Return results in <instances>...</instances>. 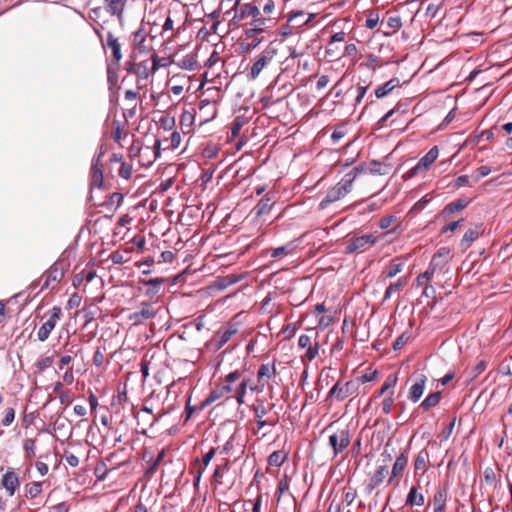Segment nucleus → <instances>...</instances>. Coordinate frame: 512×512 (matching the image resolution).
<instances>
[{
    "label": "nucleus",
    "mask_w": 512,
    "mask_h": 512,
    "mask_svg": "<svg viewBox=\"0 0 512 512\" xmlns=\"http://www.w3.org/2000/svg\"><path fill=\"white\" fill-rule=\"evenodd\" d=\"M360 171L361 169L359 167H354L350 172L346 173L345 176L333 188H331L320 201L319 208L326 209L330 204L344 198L351 191L352 184Z\"/></svg>",
    "instance_id": "obj_1"
},
{
    "label": "nucleus",
    "mask_w": 512,
    "mask_h": 512,
    "mask_svg": "<svg viewBox=\"0 0 512 512\" xmlns=\"http://www.w3.org/2000/svg\"><path fill=\"white\" fill-rule=\"evenodd\" d=\"M278 52L279 44H277L275 41L270 42L255 59L250 68L248 77L251 80H256L261 72L276 58Z\"/></svg>",
    "instance_id": "obj_2"
},
{
    "label": "nucleus",
    "mask_w": 512,
    "mask_h": 512,
    "mask_svg": "<svg viewBox=\"0 0 512 512\" xmlns=\"http://www.w3.org/2000/svg\"><path fill=\"white\" fill-rule=\"evenodd\" d=\"M308 332L314 334V338L308 334H302L298 339V347L300 349H306V352L303 356H301L302 361L312 362L319 355L320 345L317 341L318 332L315 328H308Z\"/></svg>",
    "instance_id": "obj_3"
},
{
    "label": "nucleus",
    "mask_w": 512,
    "mask_h": 512,
    "mask_svg": "<svg viewBox=\"0 0 512 512\" xmlns=\"http://www.w3.org/2000/svg\"><path fill=\"white\" fill-rule=\"evenodd\" d=\"M359 389V382L349 380L345 383L338 381L328 392L326 400L335 398L337 401H343L347 397L355 394Z\"/></svg>",
    "instance_id": "obj_4"
},
{
    "label": "nucleus",
    "mask_w": 512,
    "mask_h": 512,
    "mask_svg": "<svg viewBox=\"0 0 512 512\" xmlns=\"http://www.w3.org/2000/svg\"><path fill=\"white\" fill-rule=\"evenodd\" d=\"M351 432L348 428L338 429L329 436V446L333 449L334 456L342 453L351 442Z\"/></svg>",
    "instance_id": "obj_5"
},
{
    "label": "nucleus",
    "mask_w": 512,
    "mask_h": 512,
    "mask_svg": "<svg viewBox=\"0 0 512 512\" xmlns=\"http://www.w3.org/2000/svg\"><path fill=\"white\" fill-rule=\"evenodd\" d=\"M377 243V237L373 234H365L354 237L347 241L345 252L352 254L354 252H364Z\"/></svg>",
    "instance_id": "obj_6"
},
{
    "label": "nucleus",
    "mask_w": 512,
    "mask_h": 512,
    "mask_svg": "<svg viewBox=\"0 0 512 512\" xmlns=\"http://www.w3.org/2000/svg\"><path fill=\"white\" fill-rule=\"evenodd\" d=\"M62 311L60 307L54 306L49 313L45 322L41 325L37 332L38 339L42 342L46 341L51 333V331L55 328L56 323L61 318Z\"/></svg>",
    "instance_id": "obj_7"
},
{
    "label": "nucleus",
    "mask_w": 512,
    "mask_h": 512,
    "mask_svg": "<svg viewBox=\"0 0 512 512\" xmlns=\"http://www.w3.org/2000/svg\"><path fill=\"white\" fill-rule=\"evenodd\" d=\"M159 310L160 307H155L152 303L142 302L139 309L130 314L129 319L134 324H141L144 320L153 319Z\"/></svg>",
    "instance_id": "obj_8"
},
{
    "label": "nucleus",
    "mask_w": 512,
    "mask_h": 512,
    "mask_svg": "<svg viewBox=\"0 0 512 512\" xmlns=\"http://www.w3.org/2000/svg\"><path fill=\"white\" fill-rule=\"evenodd\" d=\"M389 470L387 465H380L376 468V470L369 477L368 482L365 485V491L367 494H371L374 489L380 486L386 476L388 475Z\"/></svg>",
    "instance_id": "obj_9"
},
{
    "label": "nucleus",
    "mask_w": 512,
    "mask_h": 512,
    "mask_svg": "<svg viewBox=\"0 0 512 512\" xmlns=\"http://www.w3.org/2000/svg\"><path fill=\"white\" fill-rule=\"evenodd\" d=\"M312 14H307L303 10L291 11L287 14L289 26L293 27L298 32L302 27L307 25L311 19Z\"/></svg>",
    "instance_id": "obj_10"
},
{
    "label": "nucleus",
    "mask_w": 512,
    "mask_h": 512,
    "mask_svg": "<svg viewBox=\"0 0 512 512\" xmlns=\"http://www.w3.org/2000/svg\"><path fill=\"white\" fill-rule=\"evenodd\" d=\"M439 150L437 146L432 147L417 163V165L409 171V176H414L419 170L427 169L438 157Z\"/></svg>",
    "instance_id": "obj_11"
},
{
    "label": "nucleus",
    "mask_w": 512,
    "mask_h": 512,
    "mask_svg": "<svg viewBox=\"0 0 512 512\" xmlns=\"http://www.w3.org/2000/svg\"><path fill=\"white\" fill-rule=\"evenodd\" d=\"M426 382H427V377L423 374H421L416 379L415 383L410 387L409 393H408V399L411 402L416 403L421 399V397L424 393V390H425Z\"/></svg>",
    "instance_id": "obj_12"
},
{
    "label": "nucleus",
    "mask_w": 512,
    "mask_h": 512,
    "mask_svg": "<svg viewBox=\"0 0 512 512\" xmlns=\"http://www.w3.org/2000/svg\"><path fill=\"white\" fill-rule=\"evenodd\" d=\"M1 485L5 488L9 496H13L20 485L18 475L13 470L7 471L2 476Z\"/></svg>",
    "instance_id": "obj_13"
},
{
    "label": "nucleus",
    "mask_w": 512,
    "mask_h": 512,
    "mask_svg": "<svg viewBox=\"0 0 512 512\" xmlns=\"http://www.w3.org/2000/svg\"><path fill=\"white\" fill-rule=\"evenodd\" d=\"M407 464L408 454L407 451L405 450L396 458L392 467L391 476L388 480V484H390L395 478L400 477L402 475L405 468L407 467Z\"/></svg>",
    "instance_id": "obj_14"
},
{
    "label": "nucleus",
    "mask_w": 512,
    "mask_h": 512,
    "mask_svg": "<svg viewBox=\"0 0 512 512\" xmlns=\"http://www.w3.org/2000/svg\"><path fill=\"white\" fill-rule=\"evenodd\" d=\"M448 497L447 487H439L433 497V512H444Z\"/></svg>",
    "instance_id": "obj_15"
},
{
    "label": "nucleus",
    "mask_w": 512,
    "mask_h": 512,
    "mask_svg": "<svg viewBox=\"0 0 512 512\" xmlns=\"http://www.w3.org/2000/svg\"><path fill=\"white\" fill-rule=\"evenodd\" d=\"M259 15H260V10L256 5H254L252 3H246V4H243L240 7V10L235 13L233 19L237 20V21H242L248 17L256 18Z\"/></svg>",
    "instance_id": "obj_16"
},
{
    "label": "nucleus",
    "mask_w": 512,
    "mask_h": 512,
    "mask_svg": "<svg viewBox=\"0 0 512 512\" xmlns=\"http://www.w3.org/2000/svg\"><path fill=\"white\" fill-rule=\"evenodd\" d=\"M237 329L233 326H229L225 329H220L214 336V340L216 341L217 349L222 348L233 335L237 333Z\"/></svg>",
    "instance_id": "obj_17"
},
{
    "label": "nucleus",
    "mask_w": 512,
    "mask_h": 512,
    "mask_svg": "<svg viewBox=\"0 0 512 512\" xmlns=\"http://www.w3.org/2000/svg\"><path fill=\"white\" fill-rule=\"evenodd\" d=\"M106 46L111 49L114 60L119 63L122 59L121 45L112 32L106 35Z\"/></svg>",
    "instance_id": "obj_18"
},
{
    "label": "nucleus",
    "mask_w": 512,
    "mask_h": 512,
    "mask_svg": "<svg viewBox=\"0 0 512 512\" xmlns=\"http://www.w3.org/2000/svg\"><path fill=\"white\" fill-rule=\"evenodd\" d=\"M233 391V387L230 385H223L222 387L213 390L209 396L201 403L200 409L210 405L215 400Z\"/></svg>",
    "instance_id": "obj_19"
},
{
    "label": "nucleus",
    "mask_w": 512,
    "mask_h": 512,
    "mask_svg": "<svg viewBox=\"0 0 512 512\" xmlns=\"http://www.w3.org/2000/svg\"><path fill=\"white\" fill-rule=\"evenodd\" d=\"M128 71L135 74L140 80L148 79L151 73L147 61H141L139 63L132 64Z\"/></svg>",
    "instance_id": "obj_20"
},
{
    "label": "nucleus",
    "mask_w": 512,
    "mask_h": 512,
    "mask_svg": "<svg viewBox=\"0 0 512 512\" xmlns=\"http://www.w3.org/2000/svg\"><path fill=\"white\" fill-rule=\"evenodd\" d=\"M164 282H165V279L161 278V277L148 279V280H141V283L143 285L148 286V288L146 290V295L151 298L156 296L159 293Z\"/></svg>",
    "instance_id": "obj_21"
},
{
    "label": "nucleus",
    "mask_w": 512,
    "mask_h": 512,
    "mask_svg": "<svg viewBox=\"0 0 512 512\" xmlns=\"http://www.w3.org/2000/svg\"><path fill=\"white\" fill-rule=\"evenodd\" d=\"M107 12L111 16L121 18L125 9L126 0H104Z\"/></svg>",
    "instance_id": "obj_22"
},
{
    "label": "nucleus",
    "mask_w": 512,
    "mask_h": 512,
    "mask_svg": "<svg viewBox=\"0 0 512 512\" xmlns=\"http://www.w3.org/2000/svg\"><path fill=\"white\" fill-rule=\"evenodd\" d=\"M294 244L293 242H289L286 245L269 248L266 250V254L270 255L272 258H283L287 255L294 253Z\"/></svg>",
    "instance_id": "obj_23"
},
{
    "label": "nucleus",
    "mask_w": 512,
    "mask_h": 512,
    "mask_svg": "<svg viewBox=\"0 0 512 512\" xmlns=\"http://www.w3.org/2000/svg\"><path fill=\"white\" fill-rule=\"evenodd\" d=\"M424 501V495L418 492V488L416 486H412L407 494L405 505L410 507L422 506Z\"/></svg>",
    "instance_id": "obj_24"
},
{
    "label": "nucleus",
    "mask_w": 512,
    "mask_h": 512,
    "mask_svg": "<svg viewBox=\"0 0 512 512\" xmlns=\"http://www.w3.org/2000/svg\"><path fill=\"white\" fill-rule=\"evenodd\" d=\"M276 375H277V369H276V365L274 362L272 364L260 365L258 372H257L258 381L262 382V383H264L263 380L265 378L273 379L276 377Z\"/></svg>",
    "instance_id": "obj_25"
},
{
    "label": "nucleus",
    "mask_w": 512,
    "mask_h": 512,
    "mask_svg": "<svg viewBox=\"0 0 512 512\" xmlns=\"http://www.w3.org/2000/svg\"><path fill=\"white\" fill-rule=\"evenodd\" d=\"M266 19L257 16L253 18L250 25L251 28L245 31L246 38H253L255 34L261 33L265 30Z\"/></svg>",
    "instance_id": "obj_26"
},
{
    "label": "nucleus",
    "mask_w": 512,
    "mask_h": 512,
    "mask_svg": "<svg viewBox=\"0 0 512 512\" xmlns=\"http://www.w3.org/2000/svg\"><path fill=\"white\" fill-rule=\"evenodd\" d=\"M147 32L143 26V24L133 33L132 43L135 48L139 51L146 50L145 41H146Z\"/></svg>",
    "instance_id": "obj_27"
},
{
    "label": "nucleus",
    "mask_w": 512,
    "mask_h": 512,
    "mask_svg": "<svg viewBox=\"0 0 512 512\" xmlns=\"http://www.w3.org/2000/svg\"><path fill=\"white\" fill-rule=\"evenodd\" d=\"M400 81L398 78H392L383 85L379 86L375 90V97L380 99L388 95L390 92L393 91V89L397 86H399Z\"/></svg>",
    "instance_id": "obj_28"
},
{
    "label": "nucleus",
    "mask_w": 512,
    "mask_h": 512,
    "mask_svg": "<svg viewBox=\"0 0 512 512\" xmlns=\"http://www.w3.org/2000/svg\"><path fill=\"white\" fill-rule=\"evenodd\" d=\"M442 393L440 391H436L430 393L419 405L423 411H428L429 409L437 406L441 400Z\"/></svg>",
    "instance_id": "obj_29"
},
{
    "label": "nucleus",
    "mask_w": 512,
    "mask_h": 512,
    "mask_svg": "<svg viewBox=\"0 0 512 512\" xmlns=\"http://www.w3.org/2000/svg\"><path fill=\"white\" fill-rule=\"evenodd\" d=\"M469 204V201L466 199H458L455 200L449 204H447L444 209L442 210L443 215H451L456 212H459L467 207Z\"/></svg>",
    "instance_id": "obj_30"
},
{
    "label": "nucleus",
    "mask_w": 512,
    "mask_h": 512,
    "mask_svg": "<svg viewBox=\"0 0 512 512\" xmlns=\"http://www.w3.org/2000/svg\"><path fill=\"white\" fill-rule=\"evenodd\" d=\"M480 235L479 229L476 228H470L468 229L465 234L463 235V238L461 239L460 246L463 250H467L471 244L478 239Z\"/></svg>",
    "instance_id": "obj_31"
},
{
    "label": "nucleus",
    "mask_w": 512,
    "mask_h": 512,
    "mask_svg": "<svg viewBox=\"0 0 512 512\" xmlns=\"http://www.w3.org/2000/svg\"><path fill=\"white\" fill-rule=\"evenodd\" d=\"M428 461H429V452L427 451V449L420 450L414 460L415 472H418V471L425 472L426 465H427Z\"/></svg>",
    "instance_id": "obj_32"
},
{
    "label": "nucleus",
    "mask_w": 512,
    "mask_h": 512,
    "mask_svg": "<svg viewBox=\"0 0 512 512\" xmlns=\"http://www.w3.org/2000/svg\"><path fill=\"white\" fill-rule=\"evenodd\" d=\"M287 459V453L283 450H277L268 457V464L273 467H280Z\"/></svg>",
    "instance_id": "obj_33"
},
{
    "label": "nucleus",
    "mask_w": 512,
    "mask_h": 512,
    "mask_svg": "<svg viewBox=\"0 0 512 512\" xmlns=\"http://www.w3.org/2000/svg\"><path fill=\"white\" fill-rule=\"evenodd\" d=\"M272 198L268 195L264 196L255 206L256 216H262L265 213L269 212L272 208L271 204Z\"/></svg>",
    "instance_id": "obj_34"
},
{
    "label": "nucleus",
    "mask_w": 512,
    "mask_h": 512,
    "mask_svg": "<svg viewBox=\"0 0 512 512\" xmlns=\"http://www.w3.org/2000/svg\"><path fill=\"white\" fill-rule=\"evenodd\" d=\"M404 263L398 259H394L387 270L383 272L386 278H393L403 270Z\"/></svg>",
    "instance_id": "obj_35"
},
{
    "label": "nucleus",
    "mask_w": 512,
    "mask_h": 512,
    "mask_svg": "<svg viewBox=\"0 0 512 512\" xmlns=\"http://www.w3.org/2000/svg\"><path fill=\"white\" fill-rule=\"evenodd\" d=\"M406 284V281L403 278H399L396 282L391 283L385 291L383 301H387L392 294L399 292L401 288Z\"/></svg>",
    "instance_id": "obj_36"
},
{
    "label": "nucleus",
    "mask_w": 512,
    "mask_h": 512,
    "mask_svg": "<svg viewBox=\"0 0 512 512\" xmlns=\"http://www.w3.org/2000/svg\"><path fill=\"white\" fill-rule=\"evenodd\" d=\"M91 186L101 188L103 186V169L95 168L91 169Z\"/></svg>",
    "instance_id": "obj_37"
},
{
    "label": "nucleus",
    "mask_w": 512,
    "mask_h": 512,
    "mask_svg": "<svg viewBox=\"0 0 512 512\" xmlns=\"http://www.w3.org/2000/svg\"><path fill=\"white\" fill-rule=\"evenodd\" d=\"M247 386H248V381L246 379H243L240 384H238L237 387H233V391L235 392V397L237 399V402L239 404H243L244 403V397H245V394H246V389H247Z\"/></svg>",
    "instance_id": "obj_38"
},
{
    "label": "nucleus",
    "mask_w": 512,
    "mask_h": 512,
    "mask_svg": "<svg viewBox=\"0 0 512 512\" xmlns=\"http://www.w3.org/2000/svg\"><path fill=\"white\" fill-rule=\"evenodd\" d=\"M411 339V333L409 331H404L400 336H398L393 342V349L395 351L402 349Z\"/></svg>",
    "instance_id": "obj_39"
},
{
    "label": "nucleus",
    "mask_w": 512,
    "mask_h": 512,
    "mask_svg": "<svg viewBox=\"0 0 512 512\" xmlns=\"http://www.w3.org/2000/svg\"><path fill=\"white\" fill-rule=\"evenodd\" d=\"M42 491V483L41 482H33L26 488V496L30 498L37 497Z\"/></svg>",
    "instance_id": "obj_40"
},
{
    "label": "nucleus",
    "mask_w": 512,
    "mask_h": 512,
    "mask_svg": "<svg viewBox=\"0 0 512 512\" xmlns=\"http://www.w3.org/2000/svg\"><path fill=\"white\" fill-rule=\"evenodd\" d=\"M23 449L25 451V456L28 459L35 457V440L28 438L23 443Z\"/></svg>",
    "instance_id": "obj_41"
},
{
    "label": "nucleus",
    "mask_w": 512,
    "mask_h": 512,
    "mask_svg": "<svg viewBox=\"0 0 512 512\" xmlns=\"http://www.w3.org/2000/svg\"><path fill=\"white\" fill-rule=\"evenodd\" d=\"M180 67L189 71L195 70L197 68L196 58L194 56H187L183 58L181 60Z\"/></svg>",
    "instance_id": "obj_42"
},
{
    "label": "nucleus",
    "mask_w": 512,
    "mask_h": 512,
    "mask_svg": "<svg viewBox=\"0 0 512 512\" xmlns=\"http://www.w3.org/2000/svg\"><path fill=\"white\" fill-rule=\"evenodd\" d=\"M433 275H434L433 270L428 267V269L425 272H423L417 276V278H416L417 286H423L426 283H428L432 279Z\"/></svg>",
    "instance_id": "obj_43"
},
{
    "label": "nucleus",
    "mask_w": 512,
    "mask_h": 512,
    "mask_svg": "<svg viewBox=\"0 0 512 512\" xmlns=\"http://www.w3.org/2000/svg\"><path fill=\"white\" fill-rule=\"evenodd\" d=\"M487 367V362L485 360L479 361L470 371L471 379L477 378L480 374H482Z\"/></svg>",
    "instance_id": "obj_44"
},
{
    "label": "nucleus",
    "mask_w": 512,
    "mask_h": 512,
    "mask_svg": "<svg viewBox=\"0 0 512 512\" xmlns=\"http://www.w3.org/2000/svg\"><path fill=\"white\" fill-rule=\"evenodd\" d=\"M397 383V377L395 375H389L384 381L378 395H383L388 389L394 387Z\"/></svg>",
    "instance_id": "obj_45"
},
{
    "label": "nucleus",
    "mask_w": 512,
    "mask_h": 512,
    "mask_svg": "<svg viewBox=\"0 0 512 512\" xmlns=\"http://www.w3.org/2000/svg\"><path fill=\"white\" fill-rule=\"evenodd\" d=\"M377 375H378L377 370L369 371V372H366L363 375L357 377L355 379V381L359 382V385L364 384L366 382H372L376 379Z\"/></svg>",
    "instance_id": "obj_46"
},
{
    "label": "nucleus",
    "mask_w": 512,
    "mask_h": 512,
    "mask_svg": "<svg viewBox=\"0 0 512 512\" xmlns=\"http://www.w3.org/2000/svg\"><path fill=\"white\" fill-rule=\"evenodd\" d=\"M394 392L392 391L389 396H387L382 402V411L385 415H388L392 411V407L394 405Z\"/></svg>",
    "instance_id": "obj_47"
},
{
    "label": "nucleus",
    "mask_w": 512,
    "mask_h": 512,
    "mask_svg": "<svg viewBox=\"0 0 512 512\" xmlns=\"http://www.w3.org/2000/svg\"><path fill=\"white\" fill-rule=\"evenodd\" d=\"M62 275H63L62 271L58 270L57 268H51L48 271L45 286H48L50 281L59 282Z\"/></svg>",
    "instance_id": "obj_48"
},
{
    "label": "nucleus",
    "mask_w": 512,
    "mask_h": 512,
    "mask_svg": "<svg viewBox=\"0 0 512 512\" xmlns=\"http://www.w3.org/2000/svg\"><path fill=\"white\" fill-rule=\"evenodd\" d=\"M196 410H201V409H200V407L192 406L190 404V397H189L186 402L184 413L182 414V418L184 419V422H187L192 417V415L194 414V412Z\"/></svg>",
    "instance_id": "obj_49"
},
{
    "label": "nucleus",
    "mask_w": 512,
    "mask_h": 512,
    "mask_svg": "<svg viewBox=\"0 0 512 512\" xmlns=\"http://www.w3.org/2000/svg\"><path fill=\"white\" fill-rule=\"evenodd\" d=\"M119 176L126 180L130 179L132 176V165L122 162L119 169Z\"/></svg>",
    "instance_id": "obj_50"
},
{
    "label": "nucleus",
    "mask_w": 512,
    "mask_h": 512,
    "mask_svg": "<svg viewBox=\"0 0 512 512\" xmlns=\"http://www.w3.org/2000/svg\"><path fill=\"white\" fill-rule=\"evenodd\" d=\"M387 25L394 31L399 30L402 27V21H401L400 16H398V15L389 16L387 19Z\"/></svg>",
    "instance_id": "obj_51"
},
{
    "label": "nucleus",
    "mask_w": 512,
    "mask_h": 512,
    "mask_svg": "<svg viewBox=\"0 0 512 512\" xmlns=\"http://www.w3.org/2000/svg\"><path fill=\"white\" fill-rule=\"evenodd\" d=\"M447 263H448L447 259L432 258L429 268L432 269L433 272L435 273L436 270L443 269L447 265Z\"/></svg>",
    "instance_id": "obj_52"
},
{
    "label": "nucleus",
    "mask_w": 512,
    "mask_h": 512,
    "mask_svg": "<svg viewBox=\"0 0 512 512\" xmlns=\"http://www.w3.org/2000/svg\"><path fill=\"white\" fill-rule=\"evenodd\" d=\"M357 496L356 490L353 488H348L344 490L343 493V501L347 503V505H351Z\"/></svg>",
    "instance_id": "obj_53"
},
{
    "label": "nucleus",
    "mask_w": 512,
    "mask_h": 512,
    "mask_svg": "<svg viewBox=\"0 0 512 512\" xmlns=\"http://www.w3.org/2000/svg\"><path fill=\"white\" fill-rule=\"evenodd\" d=\"M490 173H491V168L483 165L475 170L473 176L475 177V180L478 181L481 178L488 176Z\"/></svg>",
    "instance_id": "obj_54"
},
{
    "label": "nucleus",
    "mask_w": 512,
    "mask_h": 512,
    "mask_svg": "<svg viewBox=\"0 0 512 512\" xmlns=\"http://www.w3.org/2000/svg\"><path fill=\"white\" fill-rule=\"evenodd\" d=\"M64 459L66 463L71 467H77L79 465L78 457L69 451L64 452Z\"/></svg>",
    "instance_id": "obj_55"
},
{
    "label": "nucleus",
    "mask_w": 512,
    "mask_h": 512,
    "mask_svg": "<svg viewBox=\"0 0 512 512\" xmlns=\"http://www.w3.org/2000/svg\"><path fill=\"white\" fill-rule=\"evenodd\" d=\"M295 33H297L296 30L293 27L289 26L288 21L286 22L285 25H282L278 30V34L282 37H288Z\"/></svg>",
    "instance_id": "obj_56"
},
{
    "label": "nucleus",
    "mask_w": 512,
    "mask_h": 512,
    "mask_svg": "<svg viewBox=\"0 0 512 512\" xmlns=\"http://www.w3.org/2000/svg\"><path fill=\"white\" fill-rule=\"evenodd\" d=\"M241 376H242V373L238 370L229 373L225 378V381H226L225 385H230L233 387V383H235L236 381H239Z\"/></svg>",
    "instance_id": "obj_57"
},
{
    "label": "nucleus",
    "mask_w": 512,
    "mask_h": 512,
    "mask_svg": "<svg viewBox=\"0 0 512 512\" xmlns=\"http://www.w3.org/2000/svg\"><path fill=\"white\" fill-rule=\"evenodd\" d=\"M378 22H379L378 14L370 13L366 19V27L369 29H374L378 25Z\"/></svg>",
    "instance_id": "obj_58"
},
{
    "label": "nucleus",
    "mask_w": 512,
    "mask_h": 512,
    "mask_svg": "<svg viewBox=\"0 0 512 512\" xmlns=\"http://www.w3.org/2000/svg\"><path fill=\"white\" fill-rule=\"evenodd\" d=\"M14 418H15V411H14V409L13 408H8L6 410L4 418L2 419V424L4 426H9L14 421Z\"/></svg>",
    "instance_id": "obj_59"
},
{
    "label": "nucleus",
    "mask_w": 512,
    "mask_h": 512,
    "mask_svg": "<svg viewBox=\"0 0 512 512\" xmlns=\"http://www.w3.org/2000/svg\"><path fill=\"white\" fill-rule=\"evenodd\" d=\"M357 53H358L357 46L354 43H350L345 46L344 53L341 56L342 57H344V56L355 57L357 55Z\"/></svg>",
    "instance_id": "obj_60"
},
{
    "label": "nucleus",
    "mask_w": 512,
    "mask_h": 512,
    "mask_svg": "<svg viewBox=\"0 0 512 512\" xmlns=\"http://www.w3.org/2000/svg\"><path fill=\"white\" fill-rule=\"evenodd\" d=\"M429 200L426 199L425 197L424 198H421L420 200H418L414 205L413 207L411 208V212L412 213H418L420 211H422L426 205L428 204Z\"/></svg>",
    "instance_id": "obj_61"
},
{
    "label": "nucleus",
    "mask_w": 512,
    "mask_h": 512,
    "mask_svg": "<svg viewBox=\"0 0 512 512\" xmlns=\"http://www.w3.org/2000/svg\"><path fill=\"white\" fill-rule=\"evenodd\" d=\"M345 38H346V33L344 31H339V32H336L334 33L331 37H330V41H329V46H332L334 43H337V42H344L345 41Z\"/></svg>",
    "instance_id": "obj_62"
},
{
    "label": "nucleus",
    "mask_w": 512,
    "mask_h": 512,
    "mask_svg": "<svg viewBox=\"0 0 512 512\" xmlns=\"http://www.w3.org/2000/svg\"><path fill=\"white\" fill-rule=\"evenodd\" d=\"M215 453H216V449L215 448H211L207 453H205L202 456V459H201L200 462L204 465V467H207L209 465V463L213 459Z\"/></svg>",
    "instance_id": "obj_63"
},
{
    "label": "nucleus",
    "mask_w": 512,
    "mask_h": 512,
    "mask_svg": "<svg viewBox=\"0 0 512 512\" xmlns=\"http://www.w3.org/2000/svg\"><path fill=\"white\" fill-rule=\"evenodd\" d=\"M80 303H81V297L77 293H74L69 298V300L67 302V306H68V308L72 309V308L78 307L80 305Z\"/></svg>",
    "instance_id": "obj_64"
}]
</instances>
